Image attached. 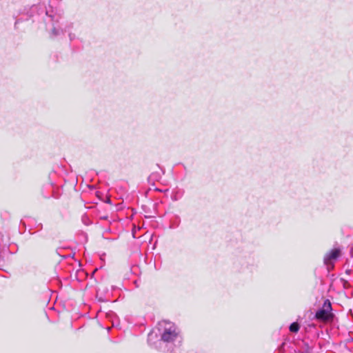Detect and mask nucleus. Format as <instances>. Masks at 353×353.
<instances>
[{
	"label": "nucleus",
	"instance_id": "nucleus-3",
	"mask_svg": "<svg viewBox=\"0 0 353 353\" xmlns=\"http://www.w3.org/2000/svg\"><path fill=\"white\" fill-rule=\"evenodd\" d=\"M340 255V250L335 248L332 250L329 253H327L324 257V263L326 265H327V268H330V266L332 267V261L336 259Z\"/></svg>",
	"mask_w": 353,
	"mask_h": 353
},
{
	"label": "nucleus",
	"instance_id": "nucleus-2",
	"mask_svg": "<svg viewBox=\"0 0 353 353\" xmlns=\"http://www.w3.org/2000/svg\"><path fill=\"white\" fill-rule=\"evenodd\" d=\"M331 303L328 300H326L323 308L316 312L315 316L319 320L327 321L331 317Z\"/></svg>",
	"mask_w": 353,
	"mask_h": 353
},
{
	"label": "nucleus",
	"instance_id": "nucleus-1",
	"mask_svg": "<svg viewBox=\"0 0 353 353\" xmlns=\"http://www.w3.org/2000/svg\"><path fill=\"white\" fill-rule=\"evenodd\" d=\"M160 325L164 326V331L161 336V339L163 341L171 342L177 337L178 332L176 327L173 323L164 321L161 323Z\"/></svg>",
	"mask_w": 353,
	"mask_h": 353
},
{
	"label": "nucleus",
	"instance_id": "nucleus-5",
	"mask_svg": "<svg viewBox=\"0 0 353 353\" xmlns=\"http://www.w3.org/2000/svg\"><path fill=\"white\" fill-rule=\"evenodd\" d=\"M52 32H53L54 35H57L59 34L55 28L53 29Z\"/></svg>",
	"mask_w": 353,
	"mask_h": 353
},
{
	"label": "nucleus",
	"instance_id": "nucleus-4",
	"mask_svg": "<svg viewBox=\"0 0 353 353\" xmlns=\"http://www.w3.org/2000/svg\"><path fill=\"white\" fill-rule=\"evenodd\" d=\"M299 329V325L297 323H293L290 326V330L292 332H296Z\"/></svg>",
	"mask_w": 353,
	"mask_h": 353
}]
</instances>
